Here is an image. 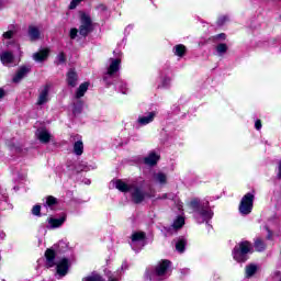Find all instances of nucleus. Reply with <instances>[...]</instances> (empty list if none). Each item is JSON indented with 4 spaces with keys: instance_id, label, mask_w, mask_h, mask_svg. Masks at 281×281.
I'll use <instances>...</instances> for the list:
<instances>
[{
    "instance_id": "f257e3e1",
    "label": "nucleus",
    "mask_w": 281,
    "mask_h": 281,
    "mask_svg": "<svg viewBox=\"0 0 281 281\" xmlns=\"http://www.w3.org/2000/svg\"><path fill=\"white\" fill-rule=\"evenodd\" d=\"M172 262L168 259H162L157 263L154 270H146L145 278L150 281H164L170 276V266Z\"/></svg>"
},
{
    "instance_id": "f03ea898",
    "label": "nucleus",
    "mask_w": 281,
    "mask_h": 281,
    "mask_svg": "<svg viewBox=\"0 0 281 281\" xmlns=\"http://www.w3.org/2000/svg\"><path fill=\"white\" fill-rule=\"evenodd\" d=\"M249 251H251V243L248 240L240 241L233 249V258L236 262H247V254H249Z\"/></svg>"
},
{
    "instance_id": "7ed1b4c3",
    "label": "nucleus",
    "mask_w": 281,
    "mask_h": 281,
    "mask_svg": "<svg viewBox=\"0 0 281 281\" xmlns=\"http://www.w3.org/2000/svg\"><path fill=\"white\" fill-rule=\"evenodd\" d=\"M130 192L134 203H142L143 201H146V199H150V194L144 192V190H142L136 183L133 184Z\"/></svg>"
},
{
    "instance_id": "20e7f679",
    "label": "nucleus",
    "mask_w": 281,
    "mask_h": 281,
    "mask_svg": "<svg viewBox=\"0 0 281 281\" xmlns=\"http://www.w3.org/2000/svg\"><path fill=\"white\" fill-rule=\"evenodd\" d=\"M91 30H92L91 16H89L87 13L81 14V25L79 27V34L81 36H88Z\"/></svg>"
},
{
    "instance_id": "39448f33",
    "label": "nucleus",
    "mask_w": 281,
    "mask_h": 281,
    "mask_svg": "<svg viewBox=\"0 0 281 281\" xmlns=\"http://www.w3.org/2000/svg\"><path fill=\"white\" fill-rule=\"evenodd\" d=\"M254 194H245L239 204V212H251L254 210Z\"/></svg>"
},
{
    "instance_id": "423d86ee",
    "label": "nucleus",
    "mask_w": 281,
    "mask_h": 281,
    "mask_svg": "<svg viewBox=\"0 0 281 281\" xmlns=\"http://www.w3.org/2000/svg\"><path fill=\"white\" fill-rule=\"evenodd\" d=\"M49 101V86H44L40 92L37 104L38 106L46 104Z\"/></svg>"
},
{
    "instance_id": "0eeeda50",
    "label": "nucleus",
    "mask_w": 281,
    "mask_h": 281,
    "mask_svg": "<svg viewBox=\"0 0 281 281\" xmlns=\"http://www.w3.org/2000/svg\"><path fill=\"white\" fill-rule=\"evenodd\" d=\"M69 271V260L64 258L59 261L57 265V273L58 276H67V272Z\"/></svg>"
},
{
    "instance_id": "6e6552de",
    "label": "nucleus",
    "mask_w": 281,
    "mask_h": 281,
    "mask_svg": "<svg viewBox=\"0 0 281 281\" xmlns=\"http://www.w3.org/2000/svg\"><path fill=\"white\" fill-rule=\"evenodd\" d=\"M207 205H210L209 202H201V200L194 198L189 202V207L191 210H204L207 207Z\"/></svg>"
},
{
    "instance_id": "1a4fd4ad",
    "label": "nucleus",
    "mask_w": 281,
    "mask_h": 281,
    "mask_svg": "<svg viewBox=\"0 0 281 281\" xmlns=\"http://www.w3.org/2000/svg\"><path fill=\"white\" fill-rule=\"evenodd\" d=\"M65 221H67V215H63L59 218L50 217L48 218V224L50 225V229H56L58 227H63Z\"/></svg>"
},
{
    "instance_id": "9d476101",
    "label": "nucleus",
    "mask_w": 281,
    "mask_h": 281,
    "mask_svg": "<svg viewBox=\"0 0 281 281\" xmlns=\"http://www.w3.org/2000/svg\"><path fill=\"white\" fill-rule=\"evenodd\" d=\"M110 60H111V64L108 68V76H113L114 74H117V71H120V65L122 60L113 59V58H111Z\"/></svg>"
},
{
    "instance_id": "9b49d317",
    "label": "nucleus",
    "mask_w": 281,
    "mask_h": 281,
    "mask_svg": "<svg viewBox=\"0 0 281 281\" xmlns=\"http://www.w3.org/2000/svg\"><path fill=\"white\" fill-rule=\"evenodd\" d=\"M45 258H46V266L48 268H52L56 265V252L53 249H47L45 251Z\"/></svg>"
},
{
    "instance_id": "f8f14e48",
    "label": "nucleus",
    "mask_w": 281,
    "mask_h": 281,
    "mask_svg": "<svg viewBox=\"0 0 281 281\" xmlns=\"http://www.w3.org/2000/svg\"><path fill=\"white\" fill-rule=\"evenodd\" d=\"M49 56V48H44L33 55V59L36 60V63H43V60H47V57Z\"/></svg>"
},
{
    "instance_id": "ddd939ff",
    "label": "nucleus",
    "mask_w": 281,
    "mask_h": 281,
    "mask_svg": "<svg viewBox=\"0 0 281 281\" xmlns=\"http://www.w3.org/2000/svg\"><path fill=\"white\" fill-rule=\"evenodd\" d=\"M27 74H30V68L22 66L13 77V82H21Z\"/></svg>"
},
{
    "instance_id": "4468645a",
    "label": "nucleus",
    "mask_w": 281,
    "mask_h": 281,
    "mask_svg": "<svg viewBox=\"0 0 281 281\" xmlns=\"http://www.w3.org/2000/svg\"><path fill=\"white\" fill-rule=\"evenodd\" d=\"M37 138L42 144H49V140L52 139V134H49L47 130H38Z\"/></svg>"
},
{
    "instance_id": "2eb2a0df",
    "label": "nucleus",
    "mask_w": 281,
    "mask_h": 281,
    "mask_svg": "<svg viewBox=\"0 0 281 281\" xmlns=\"http://www.w3.org/2000/svg\"><path fill=\"white\" fill-rule=\"evenodd\" d=\"M0 60L2 65H12L14 63V55L10 52H3L0 55Z\"/></svg>"
},
{
    "instance_id": "dca6fc26",
    "label": "nucleus",
    "mask_w": 281,
    "mask_h": 281,
    "mask_svg": "<svg viewBox=\"0 0 281 281\" xmlns=\"http://www.w3.org/2000/svg\"><path fill=\"white\" fill-rule=\"evenodd\" d=\"M67 83L69 87H76V85H78V74H76L74 69L67 72Z\"/></svg>"
},
{
    "instance_id": "f3484780",
    "label": "nucleus",
    "mask_w": 281,
    "mask_h": 281,
    "mask_svg": "<svg viewBox=\"0 0 281 281\" xmlns=\"http://www.w3.org/2000/svg\"><path fill=\"white\" fill-rule=\"evenodd\" d=\"M134 184L135 183L127 184L126 182H124L122 180H117L115 183V188H116V190H120V192H131Z\"/></svg>"
},
{
    "instance_id": "a211bd4d",
    "label": "nucleus",
    "mask_w": 281,
    "mask_h": 281,
    "mask_svg": "<svg viewBox=\"0 0 281 281\" xmlns=\"http://www.w3.org/2000/svg\"><path fill=\"white\" fill-rule=\"evenodd\" d=\"M194 218L198 223H205V221H210L212 218V213L210 212H196Z\"/></svg>"
},
{
    "instance_id": "6ab92c4d",
    "label": "nucleus",
    "mask_w": 281,
    "mask_h": 281,
    "mask_svg": "<svg viewBox=\"0 0 281 281\" xmlns=\"http://www.w3.org/2000/svg\"><path fill=\"white\" fill-rule=\"evenodd\" d=\"M146 240V233L136 232L132 235V247H135L136 243H144Z\"/></svg>"
},
{
    "instance_id": "aec40b11",
    "label": "nucleus",
    "mask_w": 281,
    "mask_h": 281,
    "mask_svg": "<svg viewBox=\"0 0 281 281\" xmlns=\"http://www.w3.org/2000/svg\"><path fill=\"white\" fill-rule=\"evenodd\" d=\"M154 181L160 183V186H166L168 183V176L161 171L154 175Z\"/></svg>"
},
{
    "instance_id": "412c9836",
    "label": "nucleus",
    "mask_w": 281,
    "mask_h": 281,
    "mask_svg": "<svg viewBox=\"0 0 281 281\" xmlns=\"http://www.w3.org/2000/svg\"><path fill=\"white\" fill-rule=\"evenodd\" d=\"M155 112H149L147 114V116H140L138 117V123L142 124V126H146V124H150V122H153V120H155Z\"/></svg>"
},
{
    "instance_id": "4be33fe9",
    "label": "nucleus",
    "mask_w": 281,
    "mask_h": 281,
    "mask_svg": "<svg viewBox=\"0 0 281 281\" xmlns=\"http://www.w3.org/2000/svg\"><path fill=\"white\" fill-rule=\"evenodd\" d=\"M29 36L31 41H38L41 38V31L36 26L29 27Z\"/></svg>"
},
{
    "instance_id": "5701e85b",
    "label": "nucleus",
    "mask_w": 281,
    "mask_h": 281,
    "mask_svg": "<svg viewBox=\"0 0 281 281\" xmlns=\"http://www.w3.org/2000/svg\"><path fill=\"white\" fill-rule=\"evenodd\" d=\"M157 161H159V156L155 153L149 154V156L145 158V164L147 166H155L157 165Z\"/></svg>"
},
{
    "instance_id": "b1692460",
    "label": "nucleus",
    "mask_w": 281,
    "mask_h": 281,
    "mask_svg": "<svg viewBox=\"0 0 281 281\" xmlns=\"http://www.w3.org/2000/svg\"><path fill=\"white\" fill-rule=\"evenodd\" d=\"M74 153L75 155H82V153H85V144L81 140H77L74 144Z\"/></svg>"
},
{
    "instance_id": "393cba45",
    "label": "nucleus",
    "mask_w": 281,
    "mask_h": 281,
    "mask_svg": "<svg viewBox=\"0 0 281 281\" xmlns=\"http://www.w3.org/2000/svg\"><path fill=\"white\" fill-rule=\"evenodd\" d=\"M89 89V82L81 83L77 90L76 98H82Z\"/></svg>"
},
{
    "instance_id": "a878e982",
    "label": "nucleus",
    "mask_w": 281,
    "mask_h": 281,
    "mask_svg": "<svg viewBox=\"0 0 281 281\" xmlns=\"http://www.w3.org/2000/svg\"><path fill=\"white\" fill-rule=\"evenodd\" d=\"M183 225H186V217L184 216H178L172 224V227L175 229H181V227H183Z\"/></svg>"
},
{
    "instance_id": "bb28decb",
    "label": "nucleus",
    "mask_w": 281,
    "mask_h": 281,
    "mask_svg": "<svg viewBox=\"0 0 281 281\" xmlns=\"http://www.w3.org/2000/svg\"><path fill=\"white\" fill-rule=\"evenodd\" d=\"M173 49H175V55L179 56L180 58H182V56L186 55V46L182 44L176 45Z\"/></svg>"
},
{
    "instance_id": "cd10ccee",
    "label": "nucleus",
    "mask_w": 281,
    "mask_h": 281,
    "mask_svg": "<svg viewBox=\"0 0 281 281\" xmlns=\"http://www.w3.org/2000/svg\"><path fill=\"white\" fill-rule=\"evenodd\" d=\"M48 207H55V205H58V199H56L54 195H48L46 198V203Z\"/></svg>"
},
{
    "instance_id": "c85d7f7f",
    "label": "nucleus",
    "mask_w": 281,
    "mask_h": 281,
    "mask_svg": "<svg viewBox=\"0 0 281 281\" xmlns=\"http://www.w3.org/2000/svg\"><path fill=\"white\" fill-rule=\"evenodd\" d=\"M176 249L179 254H183L186 251V239H179L176 244Z\"/></svg>"
},
{
    "instance_id": "c756f323",
    "label": "nucleus",
    "mask_w": 281,
    "mask_h": 281,
    "mask_svg": "<svg viewBox=\"0 0 281 281\" xmlns=\"http://www.w3.org/2000/svg\"><path fill=\"white\" fill-rule=\"evenodd\" d=\"M256 271H258V267H256L255 265L247 266L246 267L247 278H251V276H254L256 273Z\"/></svg>"
},
{
    "instance_id": "7c9ffc66",
    "label": "nucleus",
    "mask_w": 281,
    "mask_h": 281,
    "mask_svg": "<svg viewBox=\"0 0 281 281\" xmlns=\"http://www.w3.org/2000/svg\"><path fill=\"white\" fill-rule=\"evenodd\" d=\"M265 241H262L261 239H256L255 241V249L256 251H265Z\"/></svg>"
},
{
    "instance_id": "2f4dec72",
    "label": "nucleus",
    "mask_w": 281,
    "mask_h": 281,
    "mask_svg": "<svg viewBox=\"0 0 281 281\" xmlns=\"http://www.w3.org/2000/svg\"><path fill=\"white\" fill-rule=\"evenodd\" d=\"M82 281H104V279L100 274H92L83 278Z\"/></svg>"
},
{
    "instance_id": "473e14b6",
    "label": "nucleus",
    "mask_w": 281,
    "mask_h": 281,
    "mask_svg": "<svg viewBox=\"0 0 281 281\" xmlns=\"http://www.w3.org/2000/svg\"><path fill=\"white\" fill-rule=\"evenodd\" d=\"M216 52H217V54H220V55L225 54V53L227 52V44H218V45L216 46Z\"/></svg>"
},
{
    "instance_id": "72a5a7b5",
    "label": "nucleus",
    "mask_w": 281,
    "mask_h": 281,
    "mask_svg": "<svg viewBox=\"0 0 281 281\" xmlns=\"http://www.w3.org/2000/svg\"><path fill=\"white\" fill-rule=\"evenodd\" d=\"M66 60H67V57H65V53H59L57 55L56 64L63 65L64 63H66Z\"/></svg>"
},
{
    "instance_id": "f704fd0d",
    "label": "nucleus",
    "mask_w": 281,
    "mask_h": 281,
    "mask_svg": "<svg viewBox=\"0 0 281 281\" xmlns=\"http://www.w3.org/2000/svg\"><path fill=\"white\" fill-rule=\"evenodd\" d=\"M16 34V31H7L3 33V38L10 40Z\"/></svg>"
},
{
    "instance_id": "c9c22d12",
    "label": "nucleus",
    "mask_w": 281,
    "mask_h": 281,
    "mask_svg": "<svg viewBox=\"0 0 281 281\" xmlns=\"http://www.w3.org/2000/svg\"><path fill=\"white\" fill-rule=\"evenodd\" d=\"M79 3H82V0H72L69 5L70 10H76Z\"/></svg>"
},
{
    "instance_id": "e433bc0d",
    "label": "nucleus",
    "mask_w": 281,
    "mask_h": 281,
    "mask_svg": "<svg viewBox=\"0 0 281 281\" xmlns=\"http://www.w3.org/2000/svg\"><path fill=\"white\" fill-rule=\"evenodd\" d=\"M78 36V29H71L70 30V38H76Z\"/></svg>"
},
{
    "instance_id": "4c0bfd02",
    "label": "nucleus",
    "mask_w": 281,
    "mask_h": 281,
    "mask_svg": "<svg viewBox=\"0 0 281 281\" xmlns=\"http://www.w3.org/2000/svg\"><path fill=\"white\" fill-rule=\"evenodd\" d=\"M255 128H257V131H260V128H262V122L260 120L256 121Z\"/></svg>"
},
{
    "instance_id": "58836bf2",
    "label": "nucleus",
    "mask_w": 281,
    "mask_h": 281,
    "mask_svg": "<svg viewBox=\"0 0 281 281\" xmlns=\"http://www.w3.org/2000/svg\"><path fill=\"white\" fill-rule=\"evenodd\" d=\"M41 209H42L41 205L36 204L33 206L32 212H41Z\"/></svg>"
},
{
    "instance_id": "ea45409f",
    "label": "nucleus",
    "mask_w": 281,
    "mask_h": 281,
    "mask_svg": "<svg viewBox=\"0 0 281 281\" xmlns=\"http://www.w3.org/2000/svg\"><path fill=\"white\" fill-rule=\"evenodd\" d=\"M5 97V90L0 88V99Z\"/></svg>"
},
{
    "instance_id": "a19ab883",
    "label": "nucleus",
    "mask_w": 281,
    "mask_h": 281,
    "mask_svg": "<svg viewBox=\"0 0 281 281\" xmlns=\"http://www.w3.org/2000/svg\"><path fill=\"white\" fill-rule=\"evenodd\" d=\"M278 177H279V179H281V160H280V162H279V172H278Z\"/></svg>"
},
{
    "instance_id": "79ce46f5",
    "label": "nucleus",
    "mask_w": 281,
    "mask_h": 281,
    "mask_svg": "<svg viewBox=\"0 0 281 281\" xmlns=\"http://www.w3.org/2000/svg\"><path fill=\"white\" fill-rule=\"evenodd\" d=\"M217 38H223V40H225V38H226L225 33L218 34V35H217Z\"/></svg>"
},
{
    "instance_id": "37998d69",
    "label": "nucleus",
    "mask_w": 281,
    "mask_h": 281,
    "mask_svg": "<svg viewBox=\"0 0 281 281\" xmlns=\"http://www.w3.org/2000/svg\"><path fill=\"white\" fill-rule=\"evenodd\" d=\"M35 216H41V212H34L33 213Z\"/></svg>"
},
{
    "instance_id": "c03bdc74",
    "label": "nucleus",
    "mask_w": 281,
    "mask_h": 281,
    "mask_svg": "<svg viewBox=\"0 0 281 281\" xmlns=\"http://www.w3.org/2000/svg\"><path fill=\"white\" fill-rule=\"evenodd\" d=\"M3 5V1L0 0V7Z\"/></svg>"
}]
</instances>
